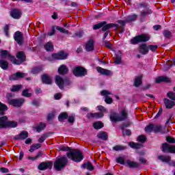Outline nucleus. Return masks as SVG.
Segmentation results:
<instances>
[{"label":"nucleus","mask_w":175,"mask_h":175,"mask_svg":"<svg viewBox=\"0 0 175 175\" xmlns=\"http://www.w3.org/2000/svg\"><path fill=\"white\" fill-rule=\"evenodd\" d=\"M67 158L74 162H81L83 159V152L79 150H72L66 153Z\"/></svg>","instance_id":"1"},{"label":"nucleus","mask_w":175,"mask_h":175,"mask_svg":"<svg viewBox=\"0 0 175 175\" xmlns=\"http://www.w3.org/2000/svg\"><path fill=\"white\" fill-rule=\"evenodd\" d=\"M128 118V111L126 109H122L120 111V116H118L116 113H112L110 115V120L113 122H117V121H124Z\"/></svg>","instance_id":"2"},{"label":"nucleus","mask_w":175,"mask_h":175,"mask_svg":"<svg viewBox=\"0 0 175 175\" xmlns=\"http://www.w3.org/2000/svg\"><path fill=\"white\" fill-rule=\"evenodd\" d=\"M68 164V158L66 157H62L57 159L54 163V168L57 172L62 170Z\"/></svg>","instance_id":"3"},{"label":"nucleus","mask_w":175,"mask_h":175,"mask_svg":"<svg viewBox=\"0 0 175 175\" xmlns=\"http://www.w3.org/2000/svg\"><path fill=\"white\" fill-rule=\"evenodd\" d=\"M17 122L8 121V117L3 116L0 118V128H16Z\"/></svg>","instance_id":"4"},{"label":"nucleus","mask_w":175,"mask_h":175,"mask_svg":"<svg viewBox=\"0 0 175 175\" xmlns=\"http://www.w3.org/2000/svg\"><path fill=\"white\" fill-rule=\"evenodd\" d=\"M137 19V14H132V15H129L124 21L119 20L117 21L118 24H120L122 27V29H119L120 33H122V32H124L125 29L124 27H125V23H132L133 21H136Z\"/></svg>","instance_id":"5"},{"label":"nucleus","mask_w":175,"mask_h":175,"mask_svg":"<svg viewBox=\"0 0 175 175\" xmlns=\"http://www.w3.org/2000/svg\"><path fill=\"white\" fill-rule=\"evenodd\" d=\"M148 40H150V36L146 34H142L133 38L131 42V44H137L142 42H148Z\"/></svg>","instance_id":"6"},{"label":"nucleus","mask_w":175,"mask_h":175,"mask_svg":"<svg viewBox=\"0 0 175 175\" xmlns=\"http://www.w3.org/2000/svg\"><path fill=\"white\" fill-rule=\"evenodd\" d=\"M16 58L13 56L12 63L14 65H21L24 61H25V54L23 51H20L16 54Z\"/></svg>","instance_id":"7"},{"label":"nucleus","mask_w":175,"mask_h":175,"mask_svg":"<svg viewBox=\"0 0 175 175\" xmlns=\"http://www.w3.org/2000/svg\"><path fill=\"white\" fill-rule=\"evenodd\" d=\"M73 75L76 76V77H83L87 75V70L81 66H77L74 68L72 70Z\"/></svg>","instance_id":"8"},{"label":"nucleus","mask_w":175,"mask_h":175,"mask_svg":"<svg viewBox=\"0 0 175 175\" xmlns=\"http://www.w3.org/2000/svg\"><path fill=\"white\" fill-rule=\"evenodd\" d=\"M162 151L163 152H170L171 154H175V146H172L165 143L163 144Z\"/></svg>","instance_id":"9"},{"label":"nucleus","mask_w":175,"mask_h":175,"mask_svg":"<svg viewBox=\"0 0 175 175\" xmlns=\"http://www.w3.org/2000/svg\"><path fill=\"white\" fill-rule=\"evenodd\" d=\"M25 102V100L24 98L12 99L10 100L9 105H12L14 107H20L23 106Z\"/></svg>","instance_id":"10"},{"label":"nucleus","mask_w":175,"mask_h":175,"mask_svg":"<svg viewBox=\"0 0 175 175\" xmlns=\"http://www.w3.org/2000/svg\"><path fill=\"white\" fill-rule=\"evenodd\" d=\"M102 96H105V102L107 103L108 105L113 103V98L109 97L108 95H111V92L109 90H102L100 92Z\"/></svg>","instance_id":"11"},{"label":"nucleus","mask_w":175,"mask_h":175,"mask_svg":"<svg viewBox=\"0 0 175 175\" xmlns=\"http://www.w3.org/2000/svg\"><path fill=\"white\" fill-rule=\"evenodd\" d=\"M53 167V163L51 161L42 162L38 165V170H46V169H51Z\"/></svg>","instance_id":"12"},{"label":"nucleus","mask_w":175,"mask_h":175,"mask_svg":"<svg viewBox=\"0 0 175 175\" xmlns=\"http://www.w3.org/2000/svg\"><path fill=\"white\" fill-rule=\"evenodd\" d=\"M14 40H16L18 44H19V46L23 45V44L24 43V38L23 37V33H21V31H16L14 33Z\"/></svg>","instance_id":"13"},{"label":"nucleus","mask_w":175,"mask_h":175,"mask_svg":"<svg viewBox=\"0 0 175 175\" xmlns=\"http://www.w3.org/2000/svg\"><path fill=\"white\" fill-rule=\"evenodd\" d=\"M0 57L2 59H10L11 62H13V56L6 50H0Z\"/></svg>","instance_id":"14"},{"label":"nucleus","mask_w":175,"mask_h":175,"mask_svg":"<svg viewBox=\"0 0 175 175\" xmlns=\"http://www.w3.org/2000/svg\"><path fill=\"white\" fill-rule=\"evenodd\" d=\"M52 57L54 59H66V58H68V53L62 51L59 53L53 54Z\"/></svg>","instance_id":"15"},{"label":"nucleus","mask_w":175,"mask_h":175,"mask_svg":"<svg viewBox=\"0 0 175 175\" xmlns=\"http://www.w3.org/2000/svg\"><path fill=\"white\" fill-rule=\"evenodd\" d=\"M21 10L14 9L10 12V16L12 18H15V20H18L21 17Z\"/></svg>","instance_id":"16"},{"label":"nucleus","mask_w":175,"mask_h":175,"mask_svg":"<svg viewBox=\"0 0 175 175\" xmlns=\"http://www.w3.org/2000/svg\"><path fill=\"white\" fill-rule=\"evenodd\" d=\"M158 159H159L162 162H165V163H170V165H173V161H172V158L170 157V156L160 155L158 157Z\"/></svg>","instance_id":"17"},{"label":"nucleus","mask_w":175,"mask_h":175,"mask_svg":"<svg viewBox=\"0 0 175 175\" xmlns=\"http://www.w3.org/2000/svg\"><path fill=\"white\" fill-rule=\"evenodd\" d=\"M110 28H116L115 31H117V29H118V25L114 23L105 24L102 27V31L105 32L107 31V29H110Z\"/></svg>","instance_id":"18"},{"label":"nucleus","mask_w":175,"mask_h":175,"mask_svg":"<svg viewBox=\"0 0 175 175\" xmlns=\"http://www.w3.org/2000/svg\"><path fill=\"white\" fill-rule=\"evenodd\" d=\"M163 102L166 109H173L175 106L174 101L169 100V98H164Z\"/></svg>","instance_id":"19"},{"label":"nucleus","mask_w":175,"mask_h":175,"mask_svg":"<svg viewBox=\"0 0 175 175\" xmlns=\"http://www.w3.org/2000/svg\"><path fill=\"white\" fill-rule=\"evenodd\" d=\"M172 81V79H170V78L167 77H159L156 79L155 82L157 83L158 84H159V83H170Z\"/></svg>","instance_id":"20"},{"label":"nucleus","mask_w":175,"mask_h":175,"mask_svg":"<svg viewBox=\"0 0 175 175\" xmlns=\"http://www.w3.org/2000/svg\"><path fill=\"white\" fill-rule=\"evenodd\" d=\"M96 70L98 73H100V75H103L104 76H110V75H111V71L102 68V67H97Z\"/></svg>","instance_id":"21"},{"label":"nucleus","mask_w":175,"mask_h":175,"mask_svg":"<svg viewBox=\"0 0 175 175\" xmlns=\"http://www.w3.org/2000/svg\"><path fill=\"white\" fill-rule=\"evenodd\" d=\"M28 137V132L22 131L19 135L14 137L16 140H24Z\"/></svg>","instance_id":"22"},{"label":"nucleus","mask_w":175,"mask_h":175,"mask_svg":"<svg viewBox=\"0 0 175 175\" xmlns=\"http://www.w3.org/2000/svg\"><path fill=\"white\" fill-rule=\"evenodd\" d=\"M148 46L146 44H142L139 46V53L143 54V55H146V54H148Z\"/></svg>","instance_id":"23"},{"label":"nucleus","mask_w":175,"mask_h":175,"mask_svg":"<svg viewBox=\"0 0 175 175\" xmlns=\"http://www.w3.org/2000/svg\"><path fill=\"white\" fill-rule=\"evenodd\" d=\"M55 83L57 85H58V87L60 88V90H62V88H64V83H65V81L64 80V79H62V77L57 76Z\"/></svg>","instance_id":"24"},{"label":"nucleus","mask_w":175,"mask_h":175,"mask_svg":"<svg viewBox=\"0 0 175 175\" xmlns=\"http://www.w3.org/2000/svg\"><path fill=\"white\" fill-rule=\"evenodd\" d=\"M126 166H127V167L136 168V167H139L140 165L137 162L132 161L131 160H127L126 161Z\"/></svg>","instance_id":"25"},{"label":"nucleus","mask_w":175,"mask_h":175,"mask_svg":"<svg viewBox=\"0 0 175 175\" xmlns=\"http://www.w3.org/2000/svg\"><path fill=\"white\" fill-rule=\"evenodd\" d=\"M85 49L86 51H94V40H90L87 42Z\"/></svg>","instance_id":"26"},{"label":"nucleus","mask_w":175,"mask_h":175,"mask_svg":"<svg viewBox=\"0 0 175 175\" xmlns=\"http://www.w3.org/2000/svg\"><path fill=\"white\" fill-rule=\"evenodd\" d=\"M25 76H27L25 73L16 72L10 77V80H18V79H23V77H25Z\"/></svg>","instance_id":"27"},{"label":"nucleus","mask_w":175,"mask_h":175,"mask_svg":"<svg viewBox=\"0 0 175 175\" xmlns=\"http://www.w3.org/2000/svg\"><path fill=\"white\" fill-rule=\"evenodd\" d=\"M42 83H44V84H51L52 79L49 75L44 74L42 75Z\"/></svg>","instance_id":"28"},{"label":"nucleus","mask_w":175,"mask_h":175,"mask_svg":"<svg viewBox=\"0 0 175 175\" xmlns=\"http://www.w3.org/2000/svg\"><path fill=\"white\" fill-rule=\"evenodd\" d=\"M69 72V69L68 68V66H66L65 64H62L59 68H58V72L59 75H66Z\"/></svg>","instance_id":"29"},{"label":"nucleus","mask_w":175,"mask_h":175,"mask_svg":"<svg viewBox=\"0 0 175 175\" xmlns=\"http://www.w3.org/2000/svg\"><path fill=\"white\" fill-rule=\"evenodd\" d=\"M88 118H102L103 117V113H88L87 114Z\"/></svg>","instance_id":"30"},{"label":"nucleus","mask_w":175,"mask_h":175,"mask_svg":"<svg viewBox=\"0 0 175 175\" xmlns=\"http://www.w3.org/2000/svg\"><path fill=\"white\" fill-rule=\"evenodd\" d=\"M0 68L3 69V70H8V68H9V63L3 59H0Z\"/></svg>","instance_id":"31"},{"label":"nucleus","mask_w":175,"mask_h":175,"mask_svg":"<svg viewBox=\"0 0 175 175\" xmlns=\"http://www.w3.org/2000/svg\"><path fill=\"white\" fill-rule=\"evenodd\" d=\"M143 79V76L140 75L137 77H135L134 81V85L135 87H140L142 85V79Z\"/></svg>","instance_id":"32"},{"label":"nucleus","mask_w":175,"mask_h":175,"mask_svg":"<svg viewBox=\"0 0 175 175\" xmlns=\"http://www.w3.org/2000/svg\"><path fill=\"white\" fill-rule=\"evenodd\" d=\"M129 146L131 147V148H135V150H139L143 147V144H139V143H135V142H130L129 144Z\"/></svg>","instance_id":"33"},{"label":"nucleus","mask_w":175,"mask_h":175,"mask_svg":"<svg viewBox=\"0 0 175 175\" xmlns=\"http://www.w3.org/2000/svg\"><path fill=\"white\" fill-rule=\"evenodd\" d=\"M44 49L46 51H53L54 46L53 45V43L49 42L44 45Z\"/></svg>","instance_id":"34"},{"label":"nucleus","mask_w":175,"mask_h":175,"mask_svg":"<svg viewBox=\"0 0 175 175\" xmlns=\"http://www.w3.org/2000/svg\"><path fill=\"white\" fill-rule=\"evenodd\" d=\"M97 137L98 139H101V140H107V133L105 132H100L98 135Z\"/></svg>","instance_id":"35"},{"label":"nucleus","mask_w":175,"mask_h":175,"mask_svg":"<svg viewBox=\"0 0 175 175\" xmlns=\"http://www.w3.org/2000/svg\"><path fill=\"white\" fill-rule=\"evenodd\" d=\"M6 110H8V107L4 104L0 103V116H3Z\"/></svg>","instance_id":"36"},{"label":"nucleus","mask_w":175,"mask_h":175,"mask_svg":"<svg viewBox=\"0 0 175 175\" xmlns=\"http://www.w3.org/2000/svg\"><path fill=\"white\" fill-rule=\"evenodd\" d=\"M153 132L158 133V132H162V127L161 125L153 124Z\"/></svg>","instance_id":"37"},{"label":"nucleus","mask_w":175,"mask_h":175,"mask_svg":"<svg viewBox=\"0 0 175 175\" xmlns=\"http://www.w3.org/2000/svg\"><path fill=\"white\" fill-rule=\"evenodd\" d=\"M94 129H100L103 128V123L101 122H96L93 124Z\"/></svg>","instance_id":"38"},{"label":"nucleus","mask_w":175,"mask_h":175,"mask_svg":"<svg viewBox=\"0 0 175 175\" xmlns=\"http://www.w3.org/2000/svg\"><path fill=\"white\" fill-rule=\"evenodd\" d=\"M23 88V85H14L12 87L11 91L12 92H16L17 91H20Z\"/></svg>","instance_id":"39"},{"label":"nucleus","mask_w":175,"mask_h":175,"mask_svg":"<svg viewBox=\"0 0 175 175\" xmlns=\"http://www.w3.org/2000/svg\"><path fill=\"white\" fill-rule=\"evenodd\" d=\"M66 119H68V113H66V112H63L60 115H59V121H64V120Z\"/></svg>","instance_id":"40"},{"label":"nucleus","mask_w":175,"mask_h":175,"mask_svg":"<svg viewBox=\"0 0 175 175\" xmlns=\"http://www.w3.org/2000/svg\"><path fill=\"white\" fill-rule=\"evenodd\" d=\"M83 167L84 169H88V170H94V165H92V164H91V163H90V162L83 164Z\"/></svg>","instance_id":"41"},{"label":"nucleus","mask_w":175,"mask_h":175,"mask_svg":"<svg viewBox=\"0 0 175 175\" xmlns=\"http://www.w3.org/2000/svg\"><path fill=\"white\" fill-rule=\"evenodd\" d=\"M116 162L118 163H120V165H124V166H126V161H125V159L124 157H118L116 159Z\"/></svg>","instance_id":"42"},{"label":"nucleus","mask_w":175,"mask_h":175,"mask_svg":"<svg viewBox=\"0 0 175 175\" xmlns=\"http://www.w3.org/2000/svg\"><path fill=\"white\" fill-rule=\"evenodd\" d=\"M42 72V68L40 67H34L31 68V73L33 75H38V73H40Z\"/></svg>","instance_id":"43"},{"label":"nucleus","mask_w":175,"mask_h":175,"mask_svg":"<svg viewBox=\"0 0 175 175\" xmlns=\"http://www.w3.org/2000/svg\"><path fill=\"white\" fill-rule=\"evenodd\" d=\"M103 25H106V21H103L100 23H98L93 26V29H99L100 28H102Z\"/></svg>","instance_id":"44"},{"label":"nucleus","mask_w":175,"mask_h":175,"mask_svg":"<svg viewBox=\"0 0 175 175\" xmlns=\"http://www.w3.org/2000/svg\"><path fill=\"white\" fill-rule=\"evenodd\" d=\"M46 128V124L44 123H40L38 126H37L36 129L37 132H42L43 129Z\"/></svg>","instance_id":"45"},{"label":"nucleus","mask_w":175,"mask_h":175,"mask_svg":"<svg viewBox=\"0 0 175 175\" xmlns=\"http://www.w3.org/2000/svg\"><path fill=\"white\" fill-rule=\"evenodd\" d=\"M113 150L114 151H122L124 150H126V147L118 145L113 147Z\"/></svg>","instance_id":"46"},{"label":"nucleus","mask_w":175,"mask_h":175,"mask_svg":"<svg viewBox=\"0 0 175 175\" xmlns=\"http://www.w3.org/2000/svg\"><path fill=\"white\" fill-rule=\"evenodd\" d=\"M145 131L148 133L154 131V124H150L145 128Z\"/></svg>","instance_id":"47"},{"label":"nucleus","mask_w":175,"mask_h":175,"mask_svg":"<svg viewBox=\"0 0 175 175\" xmlns=\"http://www.w3.org/2000/svg\"><path fill=\"white\" fill-rule=\"evenodd\" d=\"M22 95L26 98H31V96H32V94L28 92V89L24 90L22 92Z\"/></svg>","instance_id":"48"},{"label":"nucleus","mask_w":175,"mask_h":175,"mask_svg":"<svg viewBox=\"0 0 175 175\" xmlns=\"http://www.w3.org/2000/svg\"><path fill=\"white\" fill-rule=\"evenodd\" d=\"M56 29L57 31H59V32H62V33H66V35H68V33H69V31H68L66 29H64L59 26L56 27Z\"/></svg>","instance_id":"49"},{"label":"nucleus","mask_w":175,"mask_h":175,"mask_svg":"<svg viewBox=\"0 0 175 175\" xmlns=\"http://www.w3.org/2000/svg\"><path fill=\"white\" fill-rule=\"evenodd\" d=\"M167 96L170 99H172V100H174L175 101V93L174 92H170L167 93Z\"/></svg>","instance_id":"50"},{"label":"nucleus","mask_w":175,"mask_h":175,"mask_svg":"<svg viewBox=\"0 0 175 175\" xmlns=\"http://www.w3.org/2000/svg\"><path fill=\"white\" fill-rule=\"evenodd\" d=\"M163 33L165 38H167V39H170V37L172 36V32L167 30H165Z\"/></svg>","instance_id":"51"},{"label":"nucleus","mask_w":175,"mask_h":175,"mask_svg":"<svg viewBox=\"0 0 175 175\" xmlns=\"http://www.w3.org/2000/svg\"><path fill=\"white\" fill-rule=\"evenodd\" d=\"M146 139H147V137H146V135H143L139 136L137 138L138 142H140V143H144Z\"/></svg>","instance_id":"52"},{"label":"nucleus","mask_w":175,"mask_h":175,"mask_svg":"<svg viewBox=\"0 0 175 175\" xmlns=\"http://www.w3.org/2000/svg\"><path fill=\"white\" fill-rule=\"evenodd\" d=\"M49 137V134H44L38 139L39 143H43L46 140V138Z\"/></svg>","instance_id":"53"},{"label":"nucleus","mask_w":175,"mask_h":175,"mask_svg":"<svg viewBox=\"0 0 175 175\" xmlns=\"http://www.w3.org/2000/svg\"><path fill=\"white\" fill-rule=\"evenodd\" d=\"M148 51L150 50V51H156L157 49H158V46L157 45H149L148 46Z\"/></svg>","instance_id":"54"},{"label":"nucleus","mask_w":175,"mask_h":175,"mask_svg":"<svg viewBox=\"0 0 175 175\" xmlns=\"http://www.w3.org/2000/svg\"><path fill=\"white\" fill-rule=\"evenodd\" d=\"M151 10L144 11L141 12L142 17H146V16H148V14H151Z\"/></svg>","instance_id":"55"},{"label":"nucleus","mask_w":175,"mask_h":175,"mask_svg":"<svg viewBox=\"0 0 175 175\" xmlns=\"http://www.w3.org/2000/svg\"><path fill=\"white\" fill-rule=\"evenodd\" d=\"M103 44L105 46V47H107V49H111V43L109 41H104Z\"/></svg>","instance_id":"56"},{"label":"nucleus","mask_w":175,"mask_h":175,"mask_svg":"<svg viewBox=\"0 0 175 175\" xmlns=\"http://www.w3.org/2000/svg\"><path fill=\"white\" fill-rule=\"evenodd\" d=\"M166 140L168 143H172V144L175 143V139L172 137H167Z\"/></svg>","instance_id":"57"},{"label":"nucleus","mask_w":175,"mask_h":175,"mask_svg":"<svg viewBox=\"0 0 175 175\" xmlns=\"http://www.w3.org/2000/svg\"><path fill=\"white\" fill-rule=\"evenodd\" d=\"M31 105H33V106H36L37 107L40 106L39 101H38V100H33L31 101Z\"/></svg>","instance_id":"58"},{"label":"nucleus","mask_w":175,"mask_h":175,"mask_svg":"<svg viewBox=\"0 0 175 175\" xmlns=\"http://www.w3.org/2000/svg\"><path fill=\"white\" fill-rule=\"evenodd\" d=\"M70 150V148L68 146H62L59 148L60 151H69Z\"/></svg>","instance_id":"59"},{"label":"nucleus","mask_w":175,"mask_h":175,"mask_svg":"<svg viewBox=\"0 0 175 175\" xmlns=\"http://www.w3.org/2000/svg\"><path fill=\"white\" fill-rule=\"evenodd\" d=\"M97 109H98V110H99V111H101L102 113H105V111H106L105 108L103 106H102V105L98 106V107H97Z\"/></svg>","instance_id":"60"},{"label":"nucleus","mask_w":175,"mask_h":175,"mask_svg":"<svg viewBox=\"0 0 175 175\" xmlns=\"http://www.w3.org/2000/svg\"><path fill=\"white\" fill-rule=\"evenodd\" d=\"M62 96V95L61 94V93H57V94H55L54 98L56 100H58L61 99Z\"/></svg>","instance_id":"61"},{"label":"nucleus","mask_w":175,"mask_h":175,"mask_svg":"<svg viewBox=\"0 0 175 175\" xmlns=\"http://www.w3.org/2000/svg\"><path fill=\"white\" fill-rule=\"evenodd\" d=\"M115 64L118 65L119 64H121V57H116L115 59Z\"/></svg>","instance_id":"62"},{"label":"nucleus","mask_w":175,"mask_h":175,"mask_svg":"<svg viewBox=\"0 0 175 175\" xmlns=\"http://www.w3.org/2000/svg\"><path fill=\"white\" fill-rule=\"evenodd\" d=\"M0 171L1 173H9V169L5 167H1Z\"/></svg>","instance_id":"63"},{"label":"nucleus","mask_w":175,"mask_h":175,"mask_svg":"<svg viewBox=\"0 0 175 175\" xmlns=\"http://www.w3.org/2000/svg\"><path fill=\"white\" fill-rule=\"evenodd\" d=\"M68 122H75V116H70L68 117Z\"/></svg>","instance_id":"64"}]
</instances>
